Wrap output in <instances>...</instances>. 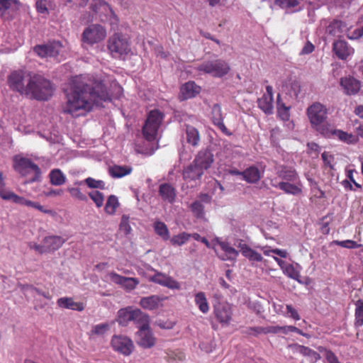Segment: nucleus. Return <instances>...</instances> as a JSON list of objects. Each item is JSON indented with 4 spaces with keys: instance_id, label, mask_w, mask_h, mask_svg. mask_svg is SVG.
Here are the masks:
<instances>
[{
    "instance_id": "51",
    "label": "nucleus",
    "mask_w": 363,
    "mask_h": 363,
    "mask_svg": "<svg viewBox=\"0 0 363 363\" xmlns=\"http://www.w3.org/2000/svg\"><path fill=\"white\" fill-rule=\"evenodd\" d=\"M109 329V325L108 323H101L94 325L90 331V336L92 335H103Z\"/></svg>"
},
{
    "instance_id": "7",
    "label": "nucleus",
    "mask_w": 363,
    "mask_h": 363,
    "mask_svg": "<svg viewBox=\"0 0 363 363\" xmlns=\"http://www.w3.org/2000/svg\"><path fill=\"white\" fill-rule=\"evenodd\" d=\"M197 70L214 77H222L229 72L230 67L225 61L218 59L203 62L199 65Z\"/></svg>"
},
{
    "instance_id": "42",
    "label": "nucleus",
    "mask_w": 363,
    "mask_h": 363,
    "mask_svg": "<svg viewBox=\"0 0 363 363\" xmlns=\"http://www.w3.org/2000/svg\"><path fill=\"white\" fill-rule=\"evenodd\" d=\"M355 305L354 326L356 328H360L363 325V301H357Z\"/></svg>"
},
{
    "instance_id": "47",
    "label": "nucleus",
    "mask_w": 363,
    "mask_h": 363,
    "mask_svg": "<svg viewBox=\"0 0 363 363\" xmlns=\"http://www.w3.org/2000/svg\"><path fill=\"white\" fill-rule=\"evenodd\" d=\"M190 208L194 216L197 218H202L204 216V206L198 201H194L190 206Z\"/></svg>"
},
{
    "instance_id": "58",
    "label": "nucleus",
    "mask_w": 363,
    "mask_h": 363,
    "mask_svg": "<svg viewBox=\"0 0 363 363\" xmlns=\"http://www.w3.org/2000/svg\"><path fill=\"white\" fill-rule=\"evenodd\" d=\"M68 191L69 192L70 195L79 201H86L87 197L85 194H84L79 188H69Z\"/></svg>"
},
{
    "instance_id": "56",
    "label": "nucleus",
    "mask_w": 363,
    "mask_h": 363,
    "mask_svg": "<svg viewBox=\"0 0 363 363\" xmlns=\"http://www.w3.org/2000/svg\"><path fill=\"white\" fill-rule=\"evenodd\" d=\"M318 350L320 352L325 353V357L328 363H337L339 362L337 357L335 354L333 352L330 350L326 349L323 346H320L318 347Z\"/></svg>"
},
{
    "instance_id": "33",
    "label": "nucleus",
    "mask_w": 363,
    "mask_h": 363,
    "mask_svg": "<svg viewBox=\"0 0 363 363\" xmlns=\"http://www.w3.org/2000/svg\"><path fill=\"white\" fill-rule=\"evenodd\" d=\"M218 245L221 250L225 252L224 255L220 257L222 260L236 259L239 252L234 247H231L229 243L226 242H220Z\"/></svg>"
},
{
    "instance_id": "53",
    "label": "nucleus",
    "mask_w": 363,
    "mask_h": 363,
    "mask_svg": "<svg viewBox=\"0 0 363 363\" xmlns=\"http://www.w3.org/2000/svg\"><path fill=\"white\" fill-rule=\"evenodd\" d=\"M91 199L94 202L97 208H101L104 205V194L99 191H93L89 194Z\"/></svg>"
},
{
    "instance_id": "2",
    "label": "nucleus",
    "mask_w": 363,
    "mask_h": 363,
    "mask_svg": "<svg viewBox=\"0 0 363 363\" xmlns=\"http://www.w3.org/2000/svg\"><path fill=\"white\" fill-rule=\"evenodd\" d=\"M307 116L311 126L323 135H328L330 125L327 122L328 109L319 102H315L308 107Z\"/></svg>"
},
{
    "instance_id": "16",
    "label": "nucleus",
    "mask_w": 363,
    "mask_h": 363,
    "mask_svg": "<svg viewBox=\"0 0 363 363\" xmlns=\"http://www.w3.org/2000/svg\"><path fill=\"white\" fill-rule=\"evenodd\" d=\"M333 50L340 60H345L354 54V50L348 43L342 40H337L333 44Z\"/></svg>"
},
{
    "instance_id": "30",
    "label": "nucleus",
    "mask_w": 363,
    "mask_h": 363,
    "mask_svg": "<svg viewBox=\"0 0 363 363\" xmlns=\"http://www.w3.org/2000/svg\"><path fill=\"white\" fill-rule=\"evenodd\" d=\"M278 177L286 182L296 183L298 182V176L295 169L291 167H282L277 171Z\"/></svg>"
},
{
    "instance_id": "5",
    "label": "nucleus",
    "mask_w": 363,
    "mask_h": 363,
    "mask_svg": "<svg viewBox=\"0 0 363 363\" xmlns=\"http://www.w3.org/2000/svg\"><path fill=\"white\" fill-rule=\"evenodd\" d=\"M107 48L114 58L127 55L131 50L128 38L120 33H116L108 38Z\"/></svg>"
},
{
    "instance_id": "35",
    "label": "nucleus",
    "mask_w": 363,
    "mask_h": 363,
    "mask_svg": "<svg viewBox=\"0 0 363 363\" xmlns=\"http://www.w3.org/2000/svg\"><path fill=\"white\" fill-rule=\"evenodd\" d=\"M186 142L191 145L196 147L200 141L199 130L192 125H185Z\"/></svg>"
},
{
    "instance_id": "43",
    "label": "nucleus",
    "mask_w": 363,
    "mask_h": 363,
    "mask_svg": "<svg viewBox=\"0 0 363 363\" xmlns=\"http://www.w3.org/2000/svg\"><path fill=\"white\" fill-rule=\"evenodd\" d=\"M48 57H57L62 50V45L59 41H52L46 44Z\"/></svg>"
},
{
    "instance_id": "49",
    "label": "nucleus",
    "mask_w": 363,
    "mask_h": 363,
    "mask_svg": "<svg viewBox=\"0 0 363 363\" xmlns=\"http://www.w3.org/2000/svg\"><path fill=\"white\" fill-rule=\"evenodd\" d=\"M83 182L91 189H104L106 188V184L104 181L96 180L92 177L85 179Z\"/></svg>"
},
{
    "instance_id": "11",
    "label": "nucleus",
    "mask_w": 363,
    "mask_h": 363,
    "mask_svg": "<svg viewBox=\"0 0 363 363\" xmlns=\"http://www.w3.org/2000/svg\"><path fill=\"white\" fill-rule=\"evenodd\" d=\"M216 320L222 325H229L232 320L233 310L228 303H218L214 306L213 311Z\"/></svg>"
},
{
    "instance_id": "21",
    "label": "nucleus",
    "mask_w": 363,
    "mask_h": 363,
    "mask_svg": "<svg viewBox=\"0 0 363 363\" xmlns=\"http://www.w3.org/2000/svg\"><path fill=\"white\" fill-rule=\"evenodd\" d=\"M201 91V87L194 82L189 81L184 84L180 88L179 99L182 101L195 97Z\"/></svg>"
},
{
    "instance_id": "14",
    "label": "nucleus",
    "mask_w": 363,
    "mask_h": 363,
    "mask_svg": "<svg viewBox=\"0 0 363 363\" xmlns=\"http://www.w3.org/2000/svg\"><path fill=\"white\" fill-rule=\"evenodd\" d=\"M273 88L268 85L266 86V93L257 100V105L264 113L270 115L273 113Z\"/></svg>"
},
{
    "instance_id": "36",
    "label": "nucleus",
    "mask_w": 363,
    "mask_h": 363,
    "mask_svg": "<svg viewBox=\"0 0 363 363\" xmlns=\"http://www.w3.org/2000/svg\"><path fill=\"white\" fill-rule=\"evenodd\" d=\"M132 172V167L130 166H119L113 165L108 167V173L113 178H121L128 174H130Z\"/></svg>"
},
{
    "instance_id": "20",
    "label": "nucleus",
    "mask_w": 363,
    "mask_h": 363,
    "mask_svg": "<svg viewBox=\"0 0 363 363\" xmlns=\"http://www.w3.org/2000/svg\"><path fill=\"white\" fill-rule=\"evenodd\" d=\"M150 281L171 289H179L180 288L178 281L171 277L159 272H157L154 276L151 277Z\"/></svg>"
},
{
    "instance_id": "9",
    "label": "nucleus",
    "mask_w": 363,
    "mask_h": 363,
    "mask_svg": "<svg viewBox=\"0 0 363 363\" xmlns=\"http://www.w3.org/2000/svg\"><path fill=\"white\" fill-rule=\"evenodd\" d=\"M213 160H194V162L184 169V179L195 180L199 179L203 174V169L210 167Z\"/></svg>"
},
{
    "instance_id": "55",
    "label": "nucleus",
    "mask_w": 363,
    "mask_h": 363,
    "mask_svg": "<svg viewBox=\"0 0 363 363\" xmlns=\"http://www.w3.org/2000/svg\"><path fill=\"white\" fill-rule=\"evenodd\" d=\"M333 244L348 249H356L361 246V245L352 240H346L342 241L333 240Z\"/></svg>"
},
{
    "instance_id": "28",
    "label": "nucleus",
    "mask_w": 363,
    "mask_h": 363,
    "mask_svg": "<svg viewBox=\"0 0 363 363\" xmlns=\"http://www.w3.org/2000/svg\"><path fill=\"white\" fill-rule=\"evenodd\" d=\"M131 321L138 325L139 330L150 325V317L144 313L140 309H133Z\"/></svg>"
},
{
    "instance_id": "3",
    "label": "nucleus",
    "mask_w": 363,
    "mask_h": 363,
    "mask_svg": "<svg viewBox=\"0 0 363 363\" xmlns=\"http://www.w3.org/2000/svg\"><path fill=\"white\" fill-rule=\"evenodd\" d=\"M53 92L50 82L40 75H34L30 77L26 86V94L41 101L48 100Z\"/></svg>"
},
{
    "instance_id": "54",
    "label": "nucleus",
    "mask_w": 363,
    "mask_h": 363,
    "mask_svg": "<svg viewBox=\"0 0 363 363\" xmlns=\"http://www.w3.org/2000/svg\"><path fill=\"white\" fill-rule=\"evenodd\" d=\"M125 279L127 280L123 282L122 287L128 291L134 290L140 283L139 279L135 277H125Z\"/></svg>"
},
{
    "instance_id": "27",
    "label": "nucleus",
    "mask_w": 363,
    "mask_h": 363,
    "mask_svg": "<svg viewBox=\"0 0 363 363\" xmlns=\"http://www.w3.org/2000/svg\"><path fill=\"white\" fill-rule=\"evenodd\" d=\"M59 307L62 308L71 309L77 311H82L84 309L83 303L75 302L72 298L62 297L57 301Z\"/></svg>"
},
{
    "instance_id": "29",
    "label": "nucleus",
    "mask_w": 363,
    "mask_h": 363,
    "mask_svg": "<svg viewBox=\"0 0 363 363\" xmlns=\"http://www.w3.org/2000/svg\"><path fill=\"white\" fill-rule=\"evenodd\" d=\"M299 184V181L294 184H291L289 182H281L278 184H273V186L279 188L288 194L299 195L302 193Z\"/></svg>"
},
{
    "instance_id": "12",
    "label": "nucleus",
    "mask_w": 363,
    "mask_h": 363,
    "mask_svg": "<svg viewBox=\"0 0 363 363\" xmlns=\"http://www.w3.org/2000/svg\"><path fill=\"white\" fill-rule=\"evenodd\" d=\"M65 240L60 236L51 235L45 237L43 241V245H37L35 249L40 253H44L58 250L64 243Z\"/></svg>"
},
{
    "instance_id": "37",
    "label": "nucleus",
    "mask_w": 363,
    "mask_h": 363,
    "mask_svg": "<svg viewBox=\"0 0 363 363\" xmlns=\"http://www.w3.org/2000/svg\"><path fill=\"white\" fill-rule=\"evenodd\" d=\"M133 309L130 307L121 308L118 311L117 322L119 325L125 326L131 321Z\"/></svg>"
},
{
    "instance_id": "61",
    "label": "nucleus",
    "mask_w": 363,
    "mask_h": 363,
    "mask_svg": "<svg viewBox=\"0 0 363 363\" xmlns=\"http://www.w3.org/2000/svg\"><path fill=\"white\" fill-rule=\"evenodd\" d=\"M308 153L309 155V157H311L312 159H314V158H316L318 157L320 147L316 143H308Z\"/></svg>"
},
{
    "instance_id": "26",
    "label": "nucleus",
    "mask_w": 363,
    "mask_h": 363,
    "mask_svg": "<svg viewBox=\"0 0 363 363\" xmlns=\"http://www.w3.org/2000/svg\"><path fill=\"white\" fill-rule=\"evenodd\" d=\"M162 301V298L156 295H152L142 298L139 304L143 309L152 311L158 308Z\"/></svg>"
},
{
    "instance_id": "23",
    "label": "nucleus",
    "mask_w": 363,
    "mask_h": 363,
    "mask_svg": "<svg viewBox=\"0 0 363 363\" xmlns=\"http://www.w3.org/2000/svg\"><path fill=\"white\" fill-rule=\"evenodd\" d=\"M238 247L240 249L242 256L247 258L250 262H259L263 260L262 256L245 243L242 240L239 241Z\"/></svg>"
},
{
    "instance_id": "41",
    "label": "nucleus",
    "mask_w": 363,
    "mask_h": 363,
    "mask_svg": "<svg viewBox=\"0 0 363 363\" xmlns=\"http://www.w3.org/2000/svg\"><path fill=\"white\" fill-rule=\"evenodd\" d=\"M298 352L303 356L308 357L311 363H315L320 359V356L317 352L303 345L298 346Z\"/></svg>"
},
{
    "instance_id": "13",
    "label": "nucleus",
    "mask_w": 363,
    "mask_h": 363,
    "mask_svg": "<svg viewBox=\"0 0 363 363\" xmlns=\"http://www.w3.org/2000/svg\"><path fill=\"white\" fill-rule=\"evenodd\" d=\"M137 337L138 345L145 349L154 347L156 342V338L150 330V325L140 328L137 333Z\"/></svg>"
},
{
    "instance_id": "44",
    "label": "nucleus",
    "mask_w": 363,
    "mask_h": 363,
    "mask_svg": "<svg viewBox=\"0 0 363 363\" xmlns=\"http://www.w3.org/2000/svg\"><path fill=\"white\" fill-rule=\"evenodd\" d=\"M154 229L155 233L162 237L164 240L169 238V232L166 224L161 221H156L154 223Z\"/></svg>"
},
{
    "instance_id": "10",
    "label": "nucleus",
    "mask_w": 363,
    "mask_h": 363,
    "mask_svg": "<svg viewBox=\"0 0 363 363\" xmlns=\"http://www.w3.org/2000/svg\"><path fill=\"white\" fill-rule=\"evenodd\" d=\"M113 350L124 356H129L134 349L133 341L126 336L113 335L111 340Z\"/></svg>"
},
{
    "instance_id": "57",
    "label": "nucleus",
    "mask_w": 363,
    "mask_h": 363,
    "mask_svg": "<svg viewBox=\"0 0 363 363\" xmlns=\"http://www.w3.org/2000/svg\"><path fill=\"white\" fill-rule=\"evenodd\" d=\"M24 205H26L28 206L33 207V208L38 209V211H40L41 212H43L44 213H46V214H49V215H51V216H54L55 214V211H53L51 209H45L44 208V206H41L38 202H33V201H26V200H24Z\"/></svg>"
},
{
    "instance_id": "15",
    "label": "nucleus",
    "mask_w": 363,
    "mask_h": 363,
    "mask_svg": "<svg viewBox=\"0 0 363 363\" xmlns=\"http://www.w3.org/2000/svg\"><path fill=\"white\" fill-rule=\"evenodd\" d=\"M41 172L40 168L31 160H24V184L39 181Z\"/></svg>"
},
{
    "instance_id": "31",
    "label": "nucleus",
    "mask_w": 363,
    "mask_h": 363,
    "mask_svg": "<svg viewBox=\"0 0 363 363\" xmlns=\"http://www.w3.org/2000/svg\"><path fill=\"white\" fill-rule=\"evenodd\" d=\"M242 176L247 182L253 184L260 179L261 173L257 167L252 166L242 171Z\"/></svg>"
},
{
    "instance_id": "17",
    "label": "nucleus",
    "mask_w": 363,
    "mask_h": 363,
    "mask_svg": "<svg viewBox=\"0 0 363 363\" xmlns=\"http://www.w3.org/2000/svg\"><path fill=\"white\" fill-rule=\"evenodd\" d=\"M158 195L164 202L174 203L177 198V190L170 183H162L158 188Z\"/></svg>"
},
{
    "instance_id": "62",
    "label": "nucleus",
    "mask_w": 363,
    "mask_h": 363,
    "mask_svg": "<svg viewBox=\"0 0 363 363\" xmlns=\"http://www.w3.org/2000/svg\"><path fill=\"white\" fill-rule=\"evenodd\" d=\"M33 51L38 56L42 58L48 57L46 44L35 45L33 48Z\"/></svg>"
},
{
    "instance_id": "39",
    "label": "nucleus",
    "mask_w": 363,
    "mask_h": 363,
    "mask_svg": "<svg viewBox=\"0 0 363 363\" xmlns=\"http://www.w3.org/2000/svg\"><path fill=\"white\" fill-rule=\"evenodd\" d=\"M120 203L117 196L115 195H110L105 203L104 211L108 215L115 214L116 209L118 208Z\"/></svg>"
},
{
    "instance_id": "64",
    "label": "nucleus",
    "mask_w": 363,
    "mask_h": 363,
    "mask_svg": "<svg viewBox=\"0 0 363 363\" xmlns=\"http://www.w3.org/2000/svg\"><path fill=\"white\" fill-rule=\"evenodd\" d=\"M289 92L291 95H293L294 96H298V95L300 94L301 85L298 81L294 80L290 83Z\"/></svg>"
},
{
    "instance_id": "19",
    "label": "nucleus",
    "mask_w": 363,
    "mask_h": 363,
    "mask_svg": "<svg viewBox=\"0 0 363 363\" xmlns=\"http://www.w3.org/2000/svg\"><path fill=\"white\" fill-rule=\"evenodd\" d=\"M0 198L4 201H11L15 203H21L23 199L13 192L6 185L3 173L0 172Z\"/></svg>"
},
{
    "instance_id": "22",
    "label": "nucleus",
    "mask_w": 363,
    "mask_h": 363,
    "mask_svg": "<svg viewBox=\"0 0 363 363\" xmlns=\"http://www.w3.org/2000/svg\"><path fill=\"white\" fill-rule=\"evenodd\" d=\"M212 121L223 133L227 135H232L223 123L221 107L218 104H214L212 107Z\"/></svg>"
},
{
    "instance_id": "1",
    "label": "nucleus",
    "mask_w": 363,
    "mask_h": 363,
    "mask_svg": "<svg viewBox=\"0 0 363 363\" xmlns=\"http://www.w3.org/2000/svg\"><path fill=\"white\" fill-rule=\"evenodd\" d=\"M88 81V78L83 75L70 79L69 88L65 91L66 103L63 113L78 117L91 111L94 104L109 100L108 93L102 84L91 86Z\"/></svg>"
},
{
    "instance_id": "38",
    "label": "nucleus",
    "mask_w": 363,
    "mask_h": 363,
    "mask_svg": "<svg viewBox=\"0 0 363 363\" xmlns=\"http://www.w3.org/2000/svg\"><path fill=\"white\" fill-rule=\"evenodd\" d=\"M194 301L199 309L203 313L209 311V306L204 292L200 291L195 294Z\"/></svg>"
},
{
    "instance_id": "63",
    "label": "nucleus",
    "mask_w": 363,
    "mask_h": 363,
    "mask_svg": "<svg viewBox=\"0 0 363 363\" xmlns=\"http://www.w3.org/2000/svg\"><path fill=\"white\" fill-rule=\"evenodd\" d=\"M347 38L352 40L359 39L363 36V25L356 28L352 32L347 35Z\"/></svg>"
},
{
    "instance_id": "25",
    "label": "nucleus",
    "mask_w": 363,
    "mask_h": 363,
    "mask_svg": "<svg viewBox=\"0 0 363 363\" xmlns=\"http://www.w3.org/2000/svg\"><path fill=\"white\" fill-rule=\"evenodd\" d=\"M8 84L10 88L23 93V72L21 70L14 71L8 77Z\"/></svg>"
},
{
    "instance_id": "50",
    "label": "nucleus",
    "mask_w": 363,
    "mask_h": 363,
    "mask_svg": "<svg viewBox=\"0 0 363 363\" xmlns=\"http://www.w3.org/2000/svg\"><path fill=\"white\" fill-rule=\"evenodd\" d=\"M261 250H262L263 254L266 256H270L272 252L282 258H286L288 256V252L285 250L278 248L269 249V247L267 246L262 247Z\"/></svg>"
},
{
    "instance_id": "34",
    "label": "nucleus",
    "mask_w": 363,
    "mask_h": 363,
    "mask_svg": "<svg viewBox=\"0 0 363 363\" xmlns=\"http://www.w3.org/2000/svg\"><path fill=\"white\" fill-rule=\"evenodd\" d=\"M290 106H286L284 103L281 101V95L279 94L277 95V115L279 118L283 121H288L290 119Z\"/></svg>"
},
{
    "instance_id": "24",
    "label": "nucleus",
    "mask_w": 363,
    "mask_h": 363,
    "mask_svg": "<svg viewBox=\"0 0 363 363\" xmlns=\"http://www.w3.org/2000/svg\"><path fill=\"white\" fill-rule=\"evenodd\" d=\"M238 247L240 249L242 256L247 258L250 262H259L263 260L262 256L245 243L242 240L239 241Z\"/></svg>"
},
{
    "instance_id": "18",
    "label": "nucleus",
    "mask_w": 363,
    "mask_h": 363,
    "mask_svg": "<svg viewBox=\"0 0 363 363\" xmlns=\"http://www.w3.org/2000/svg\"><path fill=\"white\" fill-rule=\"evenodd\" d=\"M340 84L345 94L351 96L357 94L361 88L360 82L353 77H345L340 79Z\"/></svg>"
},
{
    "instance_id": "60",
    "label": "nucleus",
    "mask_w": 363,
    "mask_h": 363,
    "mask_svg": "<svg viewBox=\"0 0 363 363\" xmlns=\"http://www.w3.org/2000/svg\"><path fill=\"white\" fill-rule=\"evenodd\" d=\"M108 275L112 282L121 286L123 282L127 280L125 279V277L121 276L114 272H109Z\"/></svg>"
},
{
    "instance_id": "4",
    "label": "nucleus",
    "mask_w": 363,
    "mask_h": 363,
    "mask_svg": "<svg viewBox=\"0 0 363 363\" xmlns=\"http://www.w3.org/2000/svg\"><path fill=\"white\" fill-rule=\"evenodd\" d=\"M164 117V113L158 109L152 110L147 113L142 128V133L145 140L152 142L157 139Z\"/></svg>"
},
{
    "instance_id": "6",
    "label": "nucleus",
    "mask_w": 363,
    "mask_h": 363,
    "mask_svg": "<svg viewBox=\"0 0 363 363\" xmlns=\"http://www.w3.org/2000/svg\"><path fill=\"white\" fill-rule=\"evenodd\" d=\"M106 35V30L103 26L91 24L84 30L81 40L83 43L92 46L104 40Z\"/></svg>"
},
{
    "instance_id": "32",
    "label": "nucleus",
    "mask_w": 363,
    "mask_h": 363,
    "mask_svg": "<svg viewBox=\"0 0 363 363\" xmlns=\"http://www.w3.org/2000/svg\"><path fill=\"white\" fill-rule=\"evenodd\" d=\"M335 135L340 140L349 145H354L358 143V137L352 134L345 132L341 130H334L330 128V134Z\"/></svg>"
},
{
    "instance_id": "46",
    "label": "nucleus",
    "mask_w": 363,
    "mask_h": 363,
    "mask_svg": "<svg viewBox=\"0 0 363 363\" xmlns=\"http://www.w3.org/2000/svg\"><path fill=\"white\" fill-rule=\"evenodd\" d=\"M288 277L299 281L300 272L291 264H287L282 270Z\"/></svg>"
},
{
    "instance_id": "48",
    "label": "nucleus",
    "mask_w": 363,
    "mask_h": 363,
    "mask_svg": "<svg viewBox=\"0 0 363 363\" xmlns=\"http://www.w3.org/2000/svg\"><path fill=\"white\" fill-rule=\"evenodd\" d=\"M191 238V234L187 233L186 232H183L177 235H174L170 241L171 243L174 245L181 246L184 245L189 239Z\"/></svg>"
},
{
    "instance_id": "52",
    "label": "nucleus",
    "mask_w": 363,
    "mask_h": 363,
    "mask_svg": "<svg viewBox=\"0 0 363 363\" xmlns=\"http://www.w3.org/2000/svg\"><path fill=\"white\" fill-rule=\"evenodd\" d=\"M301 0H274V4L283 9H288L297 6Z\"/></svg>"
},
{
    "instance_id": "40",
    "label": "nucleus",
    "mask_w": 363,
    "mask_h": 363,
    "mask_svg": "<svg viewBox=\"0 0 363 363\" xmlns=\"http://www.w3.org/2000/svg\"><path fill=\"white\" fill-rule=\"evenodd\" d=\"M49 177L52 185L61 186L65 183V176L59 169H52L49 174Z\"/></svg>"
},
{
    "instance_id": "8",
    "label": "nucleus",
    "mask_w": 363,
    "mask_h": 363,
    "mask_svg": "<svg viewBox=\"0 0 363 363\" xmlns=\"http://www.w3.org/2000/svg\"><path fill=\"white\" fill-rule=\"evenodd\" d=\"M21 3L19 0H0V18L11 21L19 13Z\"/></svg>"
},
{
    "instance_id": "45",
    "label": "nucleus",
    "mask_w": 363,
    "mask_h": 363,
    "mask_svg": "<svg viewBox=\"0 0 363 363\" xmlns=\"http://www.w3.org/2000/svg\"><path fill=\"white\" fill-rule=\"evenodd\" d=\"M119 230L125 235H128L131 233L132 228L130 226V218L128 215L123 214L121 216V222L119 224Z\"/></svg>"
},
{
    "instance_id": "59",
    "label": "nucleus",
    "mask_w": 363,
    "mask_h": 363,
    "mask_svg": "<svg viewBox=\"0 0 363 363\" xmlns=\"http://www.w3.org/2000/svg\"><path fill=\"white\" fill-rule=\"evenodd\" d=\"M108 275L112 282L121 286L123 282L127 280L125 279V277L121 276L114 272H109Z\"/></svg>"
}]
</instances>
